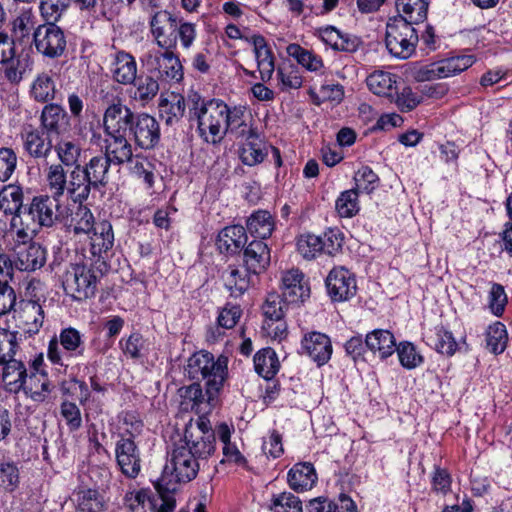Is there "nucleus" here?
Here are the masks:
<instances>
[{"mask_svg": "<svg viewBox=\"0 0 512 512\" xmlns=\"http://www.w3.org/2000/svg\"><path fill=\"white\" fill-rule=\"evenodd\" d=\"M85 351L83 334L76 328L67 327L49 341L47 358L52 364L66 369L76 359L83 358Z\"/></svg>", "mask_w": 512, "mask_h": 512, "instance_id": "5", "label": "nucleus"}, {"mask_svg": "<svg viewBox=\"0 0 512 512\" xmlns=\"http://www.w3.org/2000/svg\"><path fill=\"white\" fill-rule=\"evenodd\" d=\"M188 119L196 122L199 136L209 144L224 139V123L228 105L221 99H207L196 91L187 94Z\"/></svg>", "mask_w": 512, "mask_h": 512, "instance_id": "1", "label": "nucleus"}, {"mask_svg": "<svg viewBox=\"0 0 512 512\" xmlns=\"http://www.w3.org/2000/svg\"><path fill=\"white\" fill-rule=\"evenodd\" d=\"M325 284L333 301H347L357 291L355 276L343 266L334 267L326 277Z\"/></svg>", "mask_w": 512, "mask_h": 512, "instance_id": "13", "label": "nucleus"}, {"mask_svg": "<svg viewBox=\"0 0 512 512\" xmlns=\"http://www.w3.org/2000/svg\"><path fill=\"white\" fill-rule=\"evenodd\" d=\"M43 311L40 305L36 303L28 304L23 310V318L32 319L31 322L26 321L21 327L24 333L28 335H34L38 333L39 329L43 324Z\"/></svg>", "mask_w": 512, "mask_h": 512, "instance_id": "61", "label": "nucleus"}, {"mask_svg": "<svg viewBox=\"0 0 512 512\" xmlns=\"http://www.w3.org/2000/svg\"><path fill=\"white\" fill-rule=\"evenodd\" d=\"M369 90L379 96H391L396 89L397 76L391 72L377 70L366 79Z\"/></svg>", "mask_w": 512, "mask_h": 512, "instance_id": "43", "label": "nucleus"}, {"mask_svg": "<svg viewBox=\"0 0 512 512\" xmlns=\"http://www.w3.org/2000/svg\"><path fill=\"white\" fill-rule=\"evenodd\" d=\"M60 414L71 432L77 431L81 428V410L74 402L68 400L63 401L60 405Z\"/></svg>", "mask_w": 512, "mask_h": 512, "instance_id": "63", "label": "nucleus"}, {"mask_svg": "<svg viewBox=\"0 0 512 512\" xmlns=\"http://www.w3.org/2000/svg\"><path fill=\"white\" fill-rule=\"evenodd\" d=\"M486 342L494 354L502 353L507 345V331L504 324L495 322L487 329Z\"/></svg>", "mask_w": 512, "mask_h": 512, "instance_id": "53", "label": "nucleus"}, {"mask_svg": "<svg viewBox=\"0 0 512 512\" xmlns=\"http://www.w3.org/2000/svg\"><path fill=\"white\" fill-rule=\"evenodd\" d=\"M36 51L45 58L61 57L67 46L64 31L53 22L38 25L33 31Z\"/></svg>", "mask_w": 512, "mask_h": 512, "instance_id": "11", "label": "nucleus"}, {"mask_svg": "<svg viewBox=\"0 0 512 512\" xmlns=\"http://www.w3.org/2000/svg\"><path fill=\"white\" fill-rule=\"evenodd\" d=\"M282 295L290 304L303 302L309 297L310 289L304 281V275L298 269H291L282 275Z\"/></svg>", "mask_w": 512, "mask_h": 512, "instance_id": "19", "label": "nucleus"}, {"mask_svg": "<svg viewBox=\"0 0 512 512\" xmlns=\"http://www.w3.org/2000/svg\"><path fill=\"white\" fill-rule=\"evenodd\" d=\"M143 428V423L136 420L131 422V429L119 436L115 444V456L121 472L128 478H136L141 471L140 451L134 441Z\"/></svg>", "mask_w": 512, "mask_h": 512, "instance_id": "7", "label": "nucleus"}, {"mask_svg": "<svg viewBox=\"0 0 512 512\" xmlns=\"http://www.w3.org/2000/svg\"><path fill=\"white\" fill-rule=\"evenodd\" d=\"M246 227L252 236L266 239L274 230V219L267 210H258L248 217Z\"/></svg>", "mask_w": 512, "mask_h": 512, "instance_id": "40", "label": "nucleus"}, {"mask_svg": "<svg viewBox=\"0 0 512 512\" xmlns=\"http://www.w3.org/2000/svg\"><path fill=\"white\" fill-rule=\"evenodd\" d=\"M18 350L17 332L0 328V363L17 356Z\"/></svg>", "mask_w": 512, "mask_h": 512, "instance_id": "59", "label": "nucleus"}, {"mask_svg": "<svg viewBox=\"0 0 512 512\" xmlns=\"http://www.w3.org/2000/svg\"><path fill=\"white\" fill-rule=\"evenodd\" d=\"M229 133L235 138H246L253 136L256 131L250 123V115L244 106H228L225 116L224 137Z\"/></svg>", "mask_w": 512, "mask_h": 512, "instance_id": "20", "label": "nucleus"}, {"mask_svg": "<svg viewBox=\"0 0 512 512\" xmlns=\"http://www.w3.org/2000/svg\"><path fill=\"white\" fill-rule=\"evenodd\" d=\"M400 364L406 369H414L423 363L422 355L411 342H401L396 348Z\"/></svg>", "mask_w": 512, "mask_h": 512, "instance_id": "57", "label": "nucleus"}, {"mask_svg": "<svg viewBox=\"0 0 512 512\" xmlns=\"http://www.w3.org/2000/svg\"><path fill=\"white\" fill-rule=\"evenodd\" d=\"M301 351L318 366H322L330 360L333 348L331 340L326 334L314 331L303 336Z\"/></svg>", "mask_w": 512, "mask_h": 512, "instance_id": "17", "label": "nucleus"}, {"mask_svg": "<svg viewBox=\"0 0 512 512\" xmlns=\"http://www.w3.org/2000/svg\"><path fill=\"white\" fill-rule=\"evenodd\" d=\"M397 17H404L410 24L423 22L427 17L428 2L426 0H396Z\"/></svg>", "mask_w": 512, "mask_h": 512, "instance_id": "41", "label": "nucleus"}, {"mask_svg": "<svg viewBox=\"0 0 512 512\" xmlns=\"http://www.w3.org/2000/svg\"><path fill=\"white\" fill-rule=\"evenodd\" d=\"M245 41L253 46L260 79L263 82L269 81L275 71V57L266 39L262 35L254 34L245 37Z\"/></svg>", "mask_w": 512, "mask_h": 512, "instance_id": "18", "label": "nucleus"}, {"mask_svg": "<svg viewBox=\"0 0 512 512\" xmlns=\"http://www.w3.org/2000/svg\"><path fill=\"white\" fill-rule=\"evenodd\" d=\"M245 139L246 141L239 149V157L242 163L248 166L262 163L268 155L269 146L258 137L257 132Z\"/></svg>", "mask_w": 512, "mask_h": 512, "instance_id": "36", "label": "nucleus"}, {"mask_svg": "<svg viewBox=\"0 0 512 512\" xmlns=\"http://www.w3.org/2000/svg\"><path fill=\"white\" fill-rule=\"evenodd\" d=\"M186 376L195 381L204 380L208 400L218 398L228 375V358L221 355L217 358L207 351L192 354L185 366Z\"/></svg>", "mask_w": 512, "mask_h": 512, "instance_id": "2", "label": "nucleus"}, {"mask_svg": "<svg viewBox=\"0 0 512 512\" xmlns=\"http://www.w3.org/2000/svg\"><path fill=\"white\" fill-rule=\"evenodd\" d=\"M270 249L261 240H254L244 249V264L253 275L263 272L270 264Z\"/></svg>", "mask_w": 512, "mask_h": 512, "instance_id": "22", "label": "nucleus"}, {"mask_svg": "<svg viewBox=\"0 0 512 512\" xmlns=\"http://www.w3.org/2000/svg\"><path fill=\"white\" fill-rule=\"evenodd\" d=\"M286 52L308 71L316 72L323 67L322 59L319 56L312 51L304 49L299 44H289Z\"/></svg>", "mask_w": 512, "mask_h": 512, "instance_id": "45", "label": "nucleus"}, {"mask_svg": "<svg viewBox=\"0 0 512 512\" xmlns=\"http://www.w3.org/2000/svg\"><path fill=\"white\" fill-rule=\"evenodd\" d=\"M54 385L48 379V375L45 371L39 373H32L29 376L28 383L24 385L26 395L35 402H44L51 394Z\"/></svg>", "mask_w": 512, "mask_h": 512, "instance_id": "38", "label": "nucleus"}, {"mask_svg": "<svg viewBox=\"0 0 512 512\" xmlns=\"http://www.w3.org/2000/svg\"><path fill=\"white\" fill-rule=\"evenodd\" d=\"M135 117L132 110L120 101L109 105L103 116L105 134L126 135L127 130L131 131Z\"/></svg>", "mask_w": 512, "mask_h": 512, "instance_id": "15", "label": "nucleus"}, {"mask_svg": "<svg viewBox=\"0 0 512 512\" xmlns=\"http://www.w3.org/2000/svg\"><path fill=\"white\" fill-rule=\"evenodd\" d=\"M365 346L377 353L381 359H385L395 352L396 341L390 331L377 329L366 335Z\"/></svg>", "mask_w": 512, "mask_h": 512, "instance_id": "31", "label": "nucleus"}, {"mask_svg": "<svg viewBox=\"0 0 512 512\" xmlns=\"http://www.w3.org/2000/svg\"><path fill=\"white\" fill-rule=\"evenodd\" d=\"M427 343L437 352L447 356L453 355L457 350V343L452 333L443 327L436 328L434 335L428 337Z\"/></svg>", "mask_w": 512, "mask_h": 512, "instance_id": "50", "label": "nucleus"}, {"mask_svg": "<svg viewBox=\"0 0 512 512\" xmlns=\"http://www.w3.org/2000/svg\"><path fill=\"white\" fill-rule=\"evenodd\" d=\"M246 230L241 225H232L223 228L218 236L216 245L221 253L236 254L246 244Z\"/></svg>", "mask_w": 512, "mask_h": 512, "instance_id": "25", "label": "nucleus"}, {"mask_svg": "<svg viewBox=\"0 0 512 512\" xmlns=\"http://www.w3.org/2000/svg\"><path fill=\"white\" fill-rule=\"evenodd\" d=\"M280 363L276 352L272 348H264L254 356V368L257 374L264 379H271L278 372Z\"/></svg>", "mask_w": 512, "mask_h": 512, "instance_id": "42", "label": "nucleus"}, {"mask_svg": "<svg viewBox=\"0 0 512 512\" xmlns=\"http://www.w3.org/2000/svg\"><path fill=\"white\" fill-rule=\"evenodd\" d=\"M297 250L305 259H314L323 252L321 236L314 234L301 235L297 240Z\"/></svg>", "mask_w": 512, "mask_h": 512, "instance_id": "58", "label": "nucleus"}, {"mask_svg": "<svg viewBox=\"0 0 512 512\" xmlns=\"http://www.w3.org/2000/svg\"><path fill=\"white\" fill-rule=\"evenodd\" d=\"M112 75L114 80L120 84H133L137 76L135 58L127 52H118L113 62Z\"/></svg>", "mask_w": 512, "mask_h": 512, "instance_id": "33", "label": "nucleus"}, {"mask_svg": "<svg viewBox=\"0 0 512 512\" xmlns=\"http://www.w3.org/2000/svg\"><path fill=\"white\" fill-rule=\"evenodd\" d=\"M136 145L143 149H151L160 140V127L157 120L145 113L138 114L131 126Z\"/></svg>", "mask_w": 512, "mask_h": 512, "instance_id": "14", "label": "nucleus"}, {"mask_svg": "<svg viewBox=\"0 0 512 512\" xmlns=\"http://www.w3.org/2000/svg\"><path fill=\"white\" fill-rule=\"evenodd\" d=\"M93 185L86 177L81 165H77L69 174L66 191L74 203H83L90 195Z\"/></svg>", "mask_w": 512, "mask_h": 512, "instance_id": "29", "label": "nucleus"}, {"mask_svg": "<svg viewBox=\"0 0 512 512\" xmlns=\"http://www.w3.org/2000/svg\"><path fill=\"white\" fill-rule=\"evenodd\" d=\"M55 151L61 164L76 167L82 154V148L74 140L62 139L55 145Z\"/></svg>", "mask_w": 512, "mask_h": 512, "instance_id": "47", "label": "nucleus"}, {"mask_svg": "<svg viewBox=\"0 0 512 512\" xmlns=\"http://www.w3.org/2000/svg\"><path fill=\"white\" fill-rule=\"evenodd\" d=\"M90 233L91 253L102 258L114 245L112 224L107 220L97 221Z\"/></svg>", "mask_w": 512, "mask_h": 512, "instance_id": "24", "label": "nucleus"}, {"mask_svg": "<svg viewBox=\"0 0 512 512\" xmlns=\"http://www.w3.org/2000/svg\"><path fill=\"white\" fill-rule=\"evenodd\" d=\"M150 73L157 79L178 83L183 79V66L174 49H152L142 59Z\"/></svg>", "mask_w": 512, "mask_h": 512, "instance_id": "10", "label": "nucleus"}, {"mask_svg": "<svg viewBox=\"0 0 512 512\" xmlns=\"http://www.w3.org/2000/svg\"><path fill=\"white\" fill-rule=\"evenodd\" d=\"M200 469V462L193 457L185 446H176L164 466L160 487L168 491H176L177 484L193 480Z\"/></svg>", "mask_w": 512, "mask_h": 512, "instance_id": "3", "label": "nucleus"}, {"mask_svg": "<svg viewBox=\"0 0 512 512\" xmlns=\"http://www.w3.org/2000/svg\"><path fill=\"white\" fill-rule=\"evenodd\" d=\"M178 395L180 397V409L185 412L194 411L197 414L208 413L210 409L216 405L218 400L217 398L210 402L208 400L207 389L204 393L201 385L197 382L181 387L178 390Z\"/></svg>", "mask_w": 512, "mask_h": 512, "instance_id": "16", "label": "nucleus"}, {"mask_svg": "<svg viewBox=\"0 0 512 512\" xmlns=\"http://www.w3.org/2000/svg\"><path fill=\"white\" fill-rule=\"evenodd\" d=\"M46 181L50 196L63 200L67 187V175L62 164H52L48 167Z\"/></svg>", "mask_w": 512, "mask_h": 512, "instance_id": "46", "label": "nucleus"}, {"mask_svg": "<svg viewBox=\"0 0 512 512\" xmlns=\"http://www.w3.org/2000/svg\"><path fill=\"white\" fill-rule=\"evenodd\" d=\"M130 173L147 184L148 188L154 185V165L144 156L135 155L126 162Z\"/></svg>", "mask_w": 512, "mask_h": 512, "instance_id": "48", "label": "nucleus"}, {"mask_svg": "<svg viewBox=\"0 0 512 512\" xmlns=\"http://www.w3.org/2000/svg\"><path fill=\"white\" fill-rule=\"evenodd\" d=\"M321 38L335 50L352 51L356 47L354 40L348 39L338 29L327 27L321 31Z\"/></svg>", "mask_w": 512, "mask_h": 512, "instance_id": "55", "label": "nucleus"}, {"mask_svg": "<svg viewBox=\"0 0 512 512\" xmlns=\"http://www.w3.org/2000/svg\"><path fill=\"white\" fill-rule=\"evenodd\" d=\"M47 251L39 243L32 242L17 247L15 267L21 271H35L44 266Z\"/></svg>", "mask_w": 512, "mask_h": 512, "instance_id": "21", "label": "nucleus"}, {"mask_svg": "<svg viewBox=\"0 0 512 512\" xmlns=\"http://www.w3.org/2000/svg\"><path fill=\"white\" fill-rule=\"evenodd\" d=\"M186 107L187 97L171 93L160 100V116L167 125H174L182 119Z\"/></svg>", "mask_w": 512, "mask_h": 512, "instance_id": "34", "label": "nucleus"}, {"mask_svg": "<svg viewBox=\"0 0 512 512\" xmlns=\"http://www.w3.org/2000/svg\"><path fill=\"white\" fill-rule=\"evenodd\" d=\"M252 276L254 275L247 267L237 268L229 266L222 273V279L226 289L235 297L242 295L248 290L252 283Z\"/></svg>", "mask_w": 512, "mask_h": 512, "instance_id": "30", "label": "nucleus"}, {"mask_svg": "<svg viewBox=\"0 0 512 512\" xmlns=\"http://www.w3.org/2000/svg\"><path fill=\"white\" fill-rule=\"evenodd\" d=\"M96 223L91 210L87 206L82 205V203H78L74 211L70 208L67 225L71 227L75 234H90Z\"/></svg>", "mask_w": 512, "mask_h": 512, "instance_id": "44", "label": "nucleus"}, {"mask_svg": "<svg viewBox=\"0 0 512 512\" xmlns=\"http://www.w3.org/2000/svg\"><path fill=\"white\" fill-rule=\"evenodd\" d=\"M335 209L340 217L351 218L355 216L360 210L357 190L343 191L336 200Z\"/></svg>", "mask_w": 512, "mask_h": 512, "instance_id": "52", "label": "nucleus"}, {"mask_svg": "<svg viewBox=\"0 0 512 512\" xmlns=\"http://www.w3.org/2000/svg\"><path fill=\"white\" fill-rule=\"evenodd\" d=\"M419 36L404 17L390 18L386 25L385 43L389 53L398 59H408L415 52Z\"/></svg>", "mask_w": 512, "mask_h": 512, "instance_id": "6", "label": "nucleus"}, {"mask_svg": "<svg viewBox=\"0 0 512 512\" xmlns=\"http://www.w3.org/2000/svg\"><path fill=\"white\" fill-rule=\"evenodd\" d=\"M2 72L5 78L13 84H18L27 71L31 70V61L28 54L12 52L2 63Z\"/></svg>", "mask_w": 512, "mask_h": 512, "instance_id": "35", "label": "nucleus"}, {"mask_svg": "<svg viewBox=\"0 0 512 512\" xmlns=\"http://www.w3.org/2000/svg\"><path fill=\"white\" fill-rule=\"evenodd\" d=\"M98 282L99 275L96 269L87 263L70 264L62 276L65 294L78 302L94 297Z\"/></svg>", "mask_w": 512, "mask_h": 512, "instance_id": "4", "label": "nucleus"}, {"mask_svg": "<svg viewBox=\"0 0 512 512\" xmlns=\"http://www.w3.org/2000/svg\"><path fill=\"white\" fill-rule=\"evenodd\" d=\"M288 304L289 303L284 300L283 296L277 293L268 294L262 306L263 315L265 317L264 320H279L280 318H284Z\"/></svg>", "mask_w": 512, "mask_h": 512, "instance_id": "54", "label": "nucleus"}, {"mask_svg": "<svg viewBox=\"0 0 512 512\" xmlns=\"http://www.w3.org/2000/svg\"><path fill=\"white\" fill-rule=\"evenodd\" d=\"M474 62L473 55L453 56L419 65L413 69L412 74L417 82L434 81L457 75L471 67Z\"/></svg>", "mask_w": 512, "mask_h": 512, "instance_id": "8", "label": "nucleus"}, {"mask_svg": "<svg viewBox=\"0 0 512 512\" xmlns=\"http://www.w3.org/2000/svg\"><path fill=\"white\" fill-rule=\"evenodd\" d=\"M28 213L34 222L50 228L57 223L68 224L70 207L59 198L40 195L32 199Z\"/></svg>", "mask_w": 512, "mask_h": 512, "instance_id": "9", "label": "nucleus"}, {"mask_svg": "<svg viewBox=\"0 0 512 512\" xmlns=\"http://www.w3.org/2000/svg\"><path fill=\"white\" fill-rule=\"evenodd\" d=\"M70 7V0H40L39 11L45 23L56 24Z\"/></svg>", "mask_w": 512, "mask_h": 512, "instance_id": "49", "label": "nucleus"}, {"mask_svg": "<svg viewBox=\"0 0 512 512\" xmlns=\"http://www.w3.org/2000/svg\"><path fill=\"white\" fill-rule=\"evenodd\" d=\"M78 509L81 512H99L103 509V502L96 490L87 489L78 493Z\"/></svg>", "mask_w": 512, "mask_h": 512, "instance_id": "64", "label": "nucleus"}, {"mask_svg": "<svg viewBox=\"0 0 512 512\" xmlns=\"http://www.w3.org/2000/svg\"><path fill=\"white\" fill-rule=\"evenodd\" d=\"M103 148V155L115 165L126 163L133 155L132 146L126 135L105 134Z\"/></svg>", "mask_w": 512, "mask_h": 512, "instance_id": "23", "label": "nucleus"}, {"mask_svg": "<svg viewBox=\"0 0 512 512\" xmlns=\"http://www.w3.org/2000/svg\"><path fill=\"white\" fill-rule=\"evenodd\" d=\"M354 182L356 187L353 188L359 193H371L373 192L379 183L378 175L368 166H363L354 175Z\"/></svg>", "mask_w": 512, "mask_h": 512, "instance_id": "56", "label": "nucleus"}, {"mask_svg": "<svg viewBox=\"0 0 512 512\" xmlns=\"http://www.w3.org/2000/svg\"><path fill=\"white\" fill-rule=\"evenodd\" d=\"M317 474L311 463H297L288 472V483L292 490L304 492L313 488Z\"/></svg>", "mask_w": 512, "mask_h": 512, "instance_id": "27", "label": "nucleus"}, {"mask_svg": "<svg viewBox=\"0 0 512 512\" xmlns=\"http://www.w3.org/2000/svg\"><path fill=\"white\" fill-rule=\"evenodd\" d=\"M52 136L41 129H34L24 135V149L33 158L46 159L53 148Z\"/></svg>", "mask_w": 512, "mask_h": 512, "instance_id": "32", "label": "nucleus"}, {"mask_svg": "<svg viewBox=\"0 0 512 512\" xmlns=\"http://www.w3.org/2000/svg\"><path fill=\"white\" fill-rule=\"evenodd\" d=\"M11 25H12L11 40H14V42L15 41L21 42L25 38L29 37L31 30L34 27L33 16L28 12H24V13L20 14L19 16H17L12 21Z\"/></svg>", "mask_w": 512, "mask_h": 512, "instance_id": "62", "label": "nucleus"}, {"mask_svg": "<svg viewBox=\"0 0 512 512\" xmlns=\"http://www.w3.org/2000/svg\"><path fill=\"white\" fill-rule=\"evenodd\" d=\"M68 116L66 111L59 105H46L41 114V130L48 136L59 135L66 130Z\"/></svg>", "mask_w": 512, "mask_h": 512, "instance_id": "26", "label": "nucleus"}, {"mask_svg": "<svg viewBox=\"0 0 512 512\" xmlns=\"http://www.w3.org/2000/svg\"><path fill=\"white\" fill-rule=\"evenodd\" d=\"M215 433H209L207 436L194 435L192 437H186L184 435L185 448L191 451L193 457L199 462L206 460L215 452Z\"/></svg>", "mask_w": 512, "mask_h": 512, "instance_id": "39", "label": "nucleus"}, {"mask_svg": "<svg viewBox=\"0 0 512 512\" xmlns=\"http://www.w3.org/2000/svg\"><path fill=\"white\" fill-rule=\"evenodd\" d=\"M177 18L167 10L155 12L149 21L151 35L160 49H176Z\"/></svg>", "mask_w": 512, "mask_h": 512, "instance_id": "12", "label": "nucleus"}, {"mask_svg": "<svg viewBox=\"0 0 512 512\" xmlns=\"http://www.w3.org/2000/svg\"><path fill=\"white\" fill-rule=\"evenodd\" d=\"M3 366L2 378L10 390L18 391L24 387L27 381V370L24 362L15 357L10 358Z\"/></svg>", "mask_w": 512, "mask_h": 512, "instance_id": "37", "label": "nucleus"}, {"mask_svg": "<svg viewBox=\"0 0 512 512\" xmlns=\"http://www.w3.org/2000/svg\"><path fill=\"white\" fill-rule=\"evenodd\" d=\"M111 164L113 163L107 159V157L103 154H99L92 157L85 166L82 167L86 173V177L93 185V189H100L108 184Z\"/></svg>", "mask_w": 512, "mask_h": 512, "instance_id": "28", "label": "nucleus"}, {"mask_svg": "<svg viewBox=\"0 0 512 512\" xmlns=\"http://www.w3.org/2000/svg\"><path fill=\"white\" fill-rule=\"evenodd\" d=\"M270 508L273 512H303L301 500L290 492L273 496Z\"/></svg>", "mask_w": 512, "mask_h": 512, "instance_id": "60", "label": "nucleus"}, {"mask_svg": "<svg viewBox=\"0 0 512 512\" xmlns=\"http://www.w3.org/2000/svg\"><path fill=\"white\" fill-rule=\"evenodd\" d=\"M31 95L38 102L54 99L55 83L48 73H41L36 77L31 87Z\"/></svg>", "mask_w": 512, "mask_h": 512, "instance_id": "51", "label": "nucleus"}]
</instances>
